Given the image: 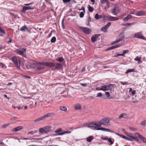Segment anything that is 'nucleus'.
Instances as JSON below:
<instances>
[{
	"label": "nucleus",
	"instance_id": "obj_1",
	"mask_svg": "<svg viewBox=\"0 0 146 146\" xmlns=\"http://www.w3.org/2000/svg\"><path fill=\"white\" fill-rule=\"evenodd\" d=\"M88 127L89 128L93 129H96L98 130H101L104 131L112 132L110 129H108L102 127H98V126H88Z\"/></svg>",
	"mask_w": 146,
	"mask_h": 146
},
{
	"label": "nucleus",
	"instance_id": "obj_2",
	"mask_svg": "<svg viewBox=\"0 0 146 146\" xmlns=\"http://www.w3.org/2000/svg\"><path fill=\"white\" fill-rule=\"evenodd\" d=\"M12 59L14 63L15 66L17 68H20V62L19 60L15 56L13 57Z\"/></svg>",
	"mask_w": 146,
	"mask_h": 146
},
{
	"label": "nucleus",
	"instance_id": "obj_3",
	"mask_svg": "<svg viewBox=\"0 0 146 146\" xmlns=\"http://www.w3.org/2000/svg\"><path fill=\"white\" fill-rule=\"evenodd\" d=\"M26 48H22L21 49L19 50L18 49H16L15 51V52L17 54L22 55L23 57H26L25 55L24 54L25 52L26 51Z\"/></svg>",
	"mask_w": 146,
	"mask_h": 146
},
{
	"label": "nucleus",
	"instance_id": "obj_4",
	"mask_svg": "<svg viewBox=\"0 0 146 146\" xmlns=\"http://www.w3.org/2000/svg\"><path fill=\"white\" fill-rule=\"evenodd\" d=\"M103 125L106 126L109 125H110V118L106 117L103 118L101 119Z\"/></svg>",
	"mask_w": 146,
	"mask_h": 146
},
{
	"label": "nucleus",
	"instance_id": "obj_5",
	"mask_svg": "<svg viewBox=\"0 0 146 146\" xmlns=\"http://www.w3.org/2000/svg\"><path fill=\"white\" fill-rule=\"evenodd\" d=\"M80 29L86 34L89 35L91 33V29L88 28L80 27Z\"/></svg>",
	"mask_w": 146,
	"mask_h": 146
},
{
	"label": "nucleus",
	"instance_id": "obj_6",
	"mask_svg": "<svg viewBox=\"0 0 146 146\" xmlns=\"http://www.w3.org/2000/svg\"><path fill=\"white\" fill-rule=\"evenodd\" d=\"M111 25L110 22H108L107 25L105 26L102 27L101 29V31L104 33L106 32L107 31V29Z\"/></svg>",
	"mask_w": 146,
	"mask_h": 146
},
{
	"label": "nucleus",
	"instance_id": "obj_7",
	"mask_svg": "<svg viewBox=\"0 0 146 146\" xmlns=\"http://www.w3.org/2000/svg\"><path fill=\"white\" fill-rule=\"evenodd\" d=\"M134 37L135 38H138L143 40L145 39L144 36L140 33H136L134 35Z\"/></svg>",
	"mask_w": 146,
	"mask_h": 146
},
{
	"label": "nucleus",
	"instance_id": "obj_8",
	"mask_svg": "<svg viewBox=\"0 0 146 146\" xmlns=\"http://www.w3.org/2000/svg\"><path fill=\"white\" fill-rule=\"evenodd\" d=\"M100 36V34H96L93 35L91 37V41L92 42H96L98 38Z\"/></svg>",
	"mask_w": 146,
	"mask_h": 146
},
{
	"label": "nucleus",
	"instance_id": "obj_9",
	"mask_svg": "<svg viewBox=\"0 0 146 146\" xmlns=\"http://www.w3.org/2000/svg\"><path fill=\"white\" fill-rule=\"evenodd\" d=\"M135 135L141 139L143 142L146 143V138L143 137L140 133H135Z\"/></svg>",
	"mask_w": 146,
	"mask_h": 146
},
{
	"label": "nucleus",
	"instance_id": "obj_10",
	"mask_svg": "<svg viewBox=\"0 0 146 146\" xmlns=\"http://www.w3.org/2000/svg\"><path fill=\"white\" fill-rule=\"evenodd\" d=\"M55 114L52 112L48 113L45 114L44 115L42 116V117L43 119H44L46 118L49 117H51L54 115Z\"/></svg>",
	"mask_w": 146,
	"mask_h": 146
},
{
	"label": "nucleus",
	"instance_id": "obj_11",
	"mask_svg": "<svg viewBox=\"0 0 146 146\" xmlns=\"http://www.w3.org/2000/svg\"><path fill=\"white\" fill-rule=\"evenodd\" d=\"M128 136L131 138L132 140H135L136 141H139V139L137 137H135L134 136L133 134L131 133H128L127 134H126Z\"/></svg>",
	"mask_w": 146,
	"mask_h": 146
},
{
	"label": "nucleus",
	"instance_id": "obj_12",
	"mask_svg": "<svg viewBox=\"0 0 146 146\" xmlns=\"http://www.w3.org/2000/svg\"><path fill=\"white\" fill-rule=\"evenodd\" d=\"M112 13L114 15H117L118 14L119 11L117 7H115L111 11Z\"/></svg>",
	"mask_w": 146,
	"mask_h": 146
},
{
	"label": "nucleus",
	"instance_id": "obj_13",
	"mask_svg": "<svg viewBox=\"0 0 146 146\" xmlns=\"http://www.w3.org/2000/svg\"><path fill=\"white\" fill-rule=\"evenodd\" d=\"M44 66L50 67H52L55 66V64L53 62H44Z\"/></svg>",
	"mask_w": 146,
	"mask_h": 146
},
{
	"label": "nucleus",
	"instance_id": "obj_14",
	"mask_svg": "<svg viewBox=\"0 0 146 146\" xmlns=\"http://www.w3.org/2000/svg\"><path fill=\"white\" fill-rule=\"evenodd\" d=\"M103 125V124L101 120L99 121H96L93 123L94 125H95L96 126H98V127H101V125Z\"/></svg>",
	"mask_w": 146,
	"mask_h": 146
},
{
	"label": "nucleus",
	"instance_id": "obj_15",
	"mask_svg": "<svg viewBox=\"0 0 146 146\" xmlns=\"http://www.w3.org/2000/svg\"><path fill=\"white\" fill-rule=\"evenodd\" d=\"M121 46V44H117L113 45L111 47L107 49V50H109L113 49H114L115 48L119 47Z\"/></svg>",
	"mask_w": 146,
	"mask_h": 146
},
{
	"label": "nucleus",
	"instance_id": "obj_16",
	"mask_svg": "<svg viewBox=\"0 0 146 146\" xmlns=\"http://www.w3.org/2000/svg\"><path fill=\"white\" fill-rule=\"evenodd\" d=\"M44 133H47L51 131L52 127L47 126L44 127Z\"/></svg>",
	"mask_w": 146,
	"mask_h": 146
},
{
	"label": "nucleus",
	"instance_id": "obj_17",
	"mask_svg": "<svg viewBox=\"0 0 146 146\" xmlns=\"http://www.w3.org/2000/svg\"><path fill=\"white\" fill-rule=\"evenodd\" d=\"M73 107L76 110H80L82 108L81 105L79 104H76L74 105Z\"/></svg>",
	"mask_w": 146,
	"mask_h": 146
},
{
	"label": "nucleus",
	"instance_id": "obj_18",
	"mask_svg": "<svg viewBox=\"0 0 146 146\" xmlns=\"http://www.w3.org/2000/svg\"><path fill=\"white\" fill-rule=\"evenodd\" d=\"M136 15L138 16L146 15V11H139L137 13Z\"/></svg>",
	"mask_w": 146,
	"mask_h": 146
},
{
	"label": "nucleus",
	"instance_id": "obj_19",
	"mask_svg": "<svg viewBox=\"0 0 146 146\" xmlns=\"http://www.w3.org/2000/svg\"><path fill=\"white\" fill-rule=\"evenodd\" d=\"M108 90H112L113 89L115 86V85L114 84H109L107 85Z\"/></svg>",
	"mask_w": 146,
	"mask_h": 146
},
{
	"label": "nucleus",
	"instance_id": "obj_20",
	"mask_svg": "<svg viewBox=\"0 0 146 146\" xmlns=\"http://www.w3.org/2000/svg\"><path fill=\"white\" fill-rule=\"evenodd\" d=\"M108 18L110 21H115L119 19L118 18L113 17L111 16L108 17Z\"/></svg>",
	"mask_w": 146,
	"mask_h": 146
},
{
	"label": "nucleus",
	"instance_id": "obj_21",
	"mask_svg": "<svg viewBox=\"0 0 146 146\" xmlns=\"http://www.w3.org/2000/svg\"><path fill=\"white\" fill-rule=\"evenodd\" d=\"M55 68L56 69H60L62 67V65L60 63H56L55 64Z\"/></svg>",
	"mask_w": 146,
	"mask_h": 146
},
{
	"label": "nucleus",
	"instance_id": "obj_22",
	"mask_svg": "<svg viewBox=\"0 0 146 146\" xmlns=\"http://www.w3.org/2000/svg\"><path fill=\"white\" fill-rule=\"evenodd\" d=\"M59 109L64 112H67V108L65 106H60L59 107Z\"/></svg>",
	"mask_w": 146,
	"mask_h": 146
},
{
	"label": "nucleus",
	"instance_id": "obj_23",
	"mask_svg": "<svg viewBox=\"0 0 146 146\" xmlns=\"http://www.w3.org/2000/svg\"><path fill=\"white\" fill-rule=\"evenodd\" d=\"M124 38V34L123 33H121L118 36V39L119 40L120 42L123 40Z\"/></svg>",
	"mask_w": 146,
	"mask_h": 146
},
{
	"label": "nucleus",
	"instance_id": "obj_24",
	"mask_svg": "<svg viewBox=\"0 0 146 146\" xmlns=\"http://www.w3.org/2000/svg\"><path fill=\"white\" fill-rule=\"evenodd\" d=\"M33 8H31L30 7H23L22 11L23 12H25L26 11L29 10H31L33 9Z\"/></svg>",
	"mask_w": 146,
	"mask_h": 146
},
{
	"label": "nucleus",
	"instance_id": "obj_25",
	"mask_svg": "<svg viewBox=\"0 0 146 146\" xmlns=\"http://www.w3.org/2000/svg\"><path fill=\"white\" fill-rule=\"evenodd\" d=\"M23 129V127L22 126H19L18 127L15 128L13 129L12 131L14 132H17L19 130H21Z\"/></svg>",
	"mask_w": 146,
	"mask_h": 146
},
{
	"label": "nucleus",
	"instance_id": "obj_26",
	"mask_svg": "<svg viewBox=\"0 0 146 146\" xmlns=\"http://www.w3.org/2000/svg\"><path fill=\"white\" fill-rule=\"evenodd\" d=\"M71 132L69 131H65L62 132L60 133L57 134L58 135H62L66 133H70Z\"/></svg>",
	"mask_w": 146,
	"mask_h": 146
},
{
	"label": "nucleus",
	"instance_id": "obj_27",
	"mask_svg": "<svg viewBox=\"0 0 146 146\" xmlns=\"http://www.w3.org/2000/svg\"><path fill=\"white\" fill-rule=\"evenodd\" d=\"M127 117V114L125 113H123L120 114L119 117V118L120 119L122 118H126Z\"/></svg>",
	"mask_w": 146,
	"mask_h": 146
},
{
	"label": "nucleus",
	"instance_id": "obj_28",
	"mask_svg": "<svg viewBox=\"0 0 146 146\" xmlns=\"http://www.w3.org/2000/svg\"><path fill=\"white\" fill-rule=\"evenodd\" d=\"M132 17V16L131 15H129L127 16L125 18H124L123 19V20L124 21H127L128 20L131 19Z\"/></svg>",
	"mask_w": 146,
	"mask_h": 146
},
{
	"label": "nucleus",
	"instance_id": "obj_29",
	"mask_svg": "<svg viewBox=\"0 0 146 146\" xmlns=\"http://www.w3.org/2000/svg\"><path fill=\"white\" fill-rule=\"evenodd\" d=\"M101 90H102L103 91H106L108 90L107 85H105L104 86H101Z\"/></svg>",
	"mask_w": 146,
	"mask_h": 146
},
{
	"label": "nucleus",
	"instance_id": "obj_30",
	"mask_svg": "<svg viewBox=\"0 0 146 146\" xmlns=\"http://www.w3.org/2000/svg\"><path fill=\"white\" fill-rule=\"evenodd\" d=\"M102 17V15H99L98 14H96L95 16V18L96 19H101Z\"/></svg>",
	"mask_w": 146,
	"mask_h": 146
},
{
	"label": "nucleus",
	"instance_id": "obj_31",
	"mask_svg": "<svg viewBox=\"0 0 146 146\" xmlns=\"http://www.w3.org/2000/svg\"><path fill=\"white\" fill-rule=\"evenodd\" d=\"M20 30L21 31L23 32H25V30H28V28L27 27L25 26L22 27L21 29Z\"/></svg>",
	"mask_w": 146,
	"mask_h": 146
},
{
	"label": "nucleus",
	"instance_id": "obj_32",
	"mask_svg": "<svg viewBox=\"0 0 146 146\" xmlns=\"http://www.w3.org/2000/svg\"><path fill=\"white\" fill-rule=\"evenodd\" d=\"M135 61H138V64H140V63L142 62V61L141 60V58H139L138 56H137L134 59Z\"/></svg>",
	"mask_w": 146,
	"mask_h": 146
},
{
	"label": "nucleus",
	"instance_id": "obj_33",
	"mask_svg": "<svg viewBox=\"0 0 146 146\" xmlns=\"http://www.w3.org/2000/svg\"><path fill=\"white\" fill-rule=\"evenodd\" d=\"M94 138L92 136H90L87 138L86 140L88 142H90Z\"/></svg>",
	"mask_w": 146,
	"mask_h": 146
},
{
	"label": "nucleus",
	"instance_id": "obj_34",
	"mask_svg": "<svg viewBox=\"0 0 146 146\" xmlns=\"http://www.w3.org/2000/svg\"><path fill=\"white\" fill-rule=\"evenodd\" d=\"M135 70L134 69H128L127 71L125 73V74H127L129 72H135Z\"/></svg>",
	"mask_w": 146,
	"mask_h": 146
},
{
	"label": "nucleus",
	"instance_id": "obj_35",
	"mask_svg": "<svg viewBox=\"0 0 146 146\" xmlns=\"http://www.w3.org/2000/svg\"><path fill=\"white\" fill-rule=\"evenodd\" d=\"M42 138H33L31 139V140H34L33 141L35 142H38V143H41V142L40 141H37L36 140H42Z\"/></svg>",
	"mask_w": 146,
	"mask_h": 146
},
{
	"label": "nucleus",
	"instance_id": "obj_36",
	"mask_svg": "<svg viewBox=\"0 0 146 146\" xmlns=\"http://www.w3.org/2000/svg\"><path fill=\"white\" fill-rule=\"evenodd\" d=\"M0 33L2 34H4L5 33V30L1 27L0 28Z\"/></svg>",
	"mask_w": 146,
	"mask_h": 146
},
{
	"label": "nucleus",
	"instance_id": "obj_37",
	"mask_svg": "<svg viewBox=\"0 0 146 146\" xmlns=\"http://www.w3.org/2000/svg\"><path fill=\"white\" fill-rule=\"evenodd\" d=\"M62 129L61 128H58V129H57V130H56L55 131V133H57V134L58 133H59L62 132ZM57 135H58L57 134Z\"/></svg>",
	"mask_w": 146,
	"mask_h": 146
},
{
	"label": "nucleus",
	"instance_id": "obj_38",
	"mask_svg": "<svg viewBox=\"0 0 146 146\" xmlns=\"http://www.w3.org/2000/svg\"><path fill=\"white\" fill-rule=\"evenodd\" d=\"M43 119L42 117H41L34 120V122L35 123H37L40 120Z\"/></svg>",
	"mask_w": 146,
	"mask_h": 146
},
{
	"label": "nucleus",
	"instance_id": "obj_39",
	"mask_svg": "<svg viewBox=\"0 0 146 146\" xmlns=\"http://www.w3.org/2000/svg\"><path fill=\"white\" fill-rule=\"evenodd\" d=\"M88 11L90 12H92L94 10V8L93 7H91L90 6H89L88 7Z\"/></svg>",
	"mask_w": 146,
	"mask_h": 146
},
{
	"label": "nucleus",
	"instance_id": "obj_40",
	"mask_svg": "<svg viewBox=\"0 0 146 146\" xmlns=\"http://www.w3.org/2000/svg\"><path fill=\"white\" fill-rule=\"evenodd\" d=\"M64 60V59L62 57H60L58 58L56 60L57 61L59 62H62Z\"/></svg>",
	"mask_w": 146,
	"mask_h": 146
},
{
	"label": "nucleus",
	"instance_id": "obj_41",
	"mask_svg": "<svg viewBox=\"0 0 146 146\" xmlns=\"http://www.w3.org/2000/svg\"><path fill=\"white\" fill-rule=\"evenodd\" d=\"M56 38L55 37H52L50 40L51 42L52 43L56 41Z\"/></svg>",
	"mask_w": 146,
	"mask_h": 146
},
{
	"label": "nucleus",
	"instance_id": "obj_42",
	"mask_svg": "<svg viewBox=\"0 0 146 146\" xmlns=\"http://www.w3.org/2000/svg\"><path fill=\"white\" fill-rule=\"evenodd\" d=\"M123 139H125V140L130 141H133V140H132V139L129 138L128 137L125 136V137H124Z\"/></svg>",
	"mask_w": 146,
	"mask_h": 146
},
{
	"label": "nucleus",
	"instance_id": "obj_43",
	"mask_svg": "<svg viewBox=\"0 0 146 146\" xmlns=\"http://www.w3.org/2000/svg\"><path fill=\"white\" fill-rule=\"evenodd\" d=\"M39 132L41 134L43 133L44 132V128H41L39 129Z\"/></svg>",
	"mask_w": 146,
	"mask_h": 146
},
{
	"label": "nucleus",
	"instance_id": "obj_44",
	"mask_svg": "<svg viewBox=\"0 0 146 146\" xmlns=\"http://www.w3.org/2000/svg\"><path fill=\"white\" fill-rule=\"evenodd\" d=\"M141 125H146V120L142 121L141 123Z\"/></svg>",
	"mask_w": 146,
	"mask_h": 146
},
{
	"label": "nucleus",
	"instance_id": "obj_45",
	"mask_svg": "<svg viewBox=\"0 0 146 146\" xmlns=\"http://www.w3.org/2000/svg\"><path fill=\"white\" fill-rule=\"evenodd\" d=\"M120 42L119 40L118 39H117L116 40L114 41L111 43V44L113 45L117 43H118Z\"/></svg>",
	"mask_w": 146,
	"mask_h": 146
},
{
	"label": "nucleus",
	"instance_id": "obj_46",
	"mask_svg": "<svg viewBox=\"0 0 146 146\" xmlns=\"http://www.w3.org/2000/svg\"><path fill=\"white\" fill-rule=\"evenodd\" d=\"M133 23H127L125 24H123L121 25L123 26H129L130 25H132Z\"/></svg>",
	"mask_w": 146,
	"mask_h": 146
},
{
	"label": "nucleus",
	"instance_id": "obj_47",
	"mask_svg": "<svg viewBox=\"0 0 146 146\" xmlns=\"http://www.w3.org/2000/svg\"><path fill=\"white\" fill-rule=\"evenodd\" d=\"M129 52V50H123V53H122L123 54V56H125V54L127 53L128 52Z\"/></svg>",
	"mask_w": 146,
	"mask_h": 146
},
{
	"label": "nucleus",
	"instance_id": "obj_48",
	"mask_svg": "<svg viewBox=\"0 0 146 146\" xmlns=\"http://www.w3.org/2000/svg\"><path fill=\"white\" fill-rule=\"evenodd\" d=\"M84 12H81L79 16L80 17L82 18L83 17L84 15Z\"/></svg>",
	"mask_w": 146,
	"mask_h": 146
},
{
	"label": "nucleus",
	"instance_id": "obj_49",
	"mask_svg": "<svg viewBox=\"0 0 146 146\" xmlns=\"http://www.w3.org/2000/svg\"><path fill=\"white\" fill-rule=\"evenodd\" d=\"M108 0H101L100 2L101 4H104L105 3H106Z\"/></svg>",
	"mask_w": 146,
	"mask_h": 146
},
{
	"label": "nucleus",
	"instance_id": "obj_50",
	"mask_svg": "<svg viewBox=\"0 0 146 146\" xmlns=\"http://www.w3.org/2000/svg\"><path fill=\"white\" fill-rule=\"evenodd\" d=\"M9 125V123H7V124H6L5 125H3L1 127L2 128H6L7 126H8Z\"/></svg>",
	"mask_w": 146,
	"mask_h": 146
},
{
	"label": "nucleus",
	"instance_id": "obj_51",
	"mask_svg": "<svg viewBox=\"0 0 146 146\" xmlns=\"http://www.w3.org/2000/svg\"><path fill=\"white\" fill-rule=\"evenodd\" d=\"M108 141L109 142H110V144L111 145H112L113 143V142L112 141L111 139L110 138H108Z\"/></svg>",
	"mask_w": 146,
	"mask_h": 146
},
{
	"label": "nucleus",
	"instance_id": "obj_52",
	"mask_svg": "<svg viewBox=\"0 0 146 146\" xmlns=\"http://www.w3.org/2000/svg\"><path fill=\"white\" fill-rule=\"evenodd\" d=\"M37 132V131H35L34 132L33 131H31L29 132L28 133V134H31L32 135H33V134L34 133H36Z\"/></svg>",
	"mask_w": 146,
	"mask_h": 146
},
{
	"label": "nucleus",
	"instance_id": "obj_53",
	"mask_svg": "<svg viewBox=\"0 0 146 146\" xmlns=\"http://www.w3.org/2000/svg\"><path fill=\"white\" fill-rule=\"evenodd\" d=\"M102 93L101 92L98 93L97 95L96 96V97H101L102 96Z\"/></svg>",
	"mask_w": 146,
	"mask_h": 146
},
{
	"label": "nucleus",
	"instance_id": "obj_54",
	"mask_svg": "<svg viewBox=\"0 0 146 146\" xmlns=\"http://www.w3.org/2000/svg\"><path fill=\"white\" fill-rule=\"evenodd\" d=\"M44 62H37V64H40L42 65L43 66H44Z\"/></svg>",
	"mask_w": 146,
	"mask_h": 146
},
{
	"label": "nucleus",
	"instance_id": "obj_55",
	"mask_svg": "<svg viewBox=\"0 0 146 146\" xmlns=\"http://www.w3.org/2000/svg\"><path fill=\"white\" fill-rule=\"evenodd\" d=\"M91 18L90 17H89L88 18V23L87 25H88L89 24V23L91 21Z\"/></svg>",
	"mask_w": 146,
	"mask_h": 146
},
{
	"label": "nucleus",
	"instance_id": "obj_56",
	"mask_svg": "<svg viewBox=\"0 0 146 146\" xmlns=\"http://www.w3.org/2000/svg\"><path fill=\"white\" fill-rule=\"evenodd\" d=\"M17 118V117H13L11 118L10 119L12 121H14Z\"/></svg>",
	"mask_w": 146,
	"mask_h": 146
},
{
	"label": "nucleus",
	"instance_id": "obj_57",
	"mask_svg": "<svg viewBox=\"0 0 146 146\" xmlns=\"http://www.w3.org/2000/svg\"><path fill=\"white\" fill-rule=\"evenodd\" d=\"M123 85H125L127 84V82H120Z\"/></svg>",
	"mask_w": 146,
	"mask_h": 146
},
{
	"label": "nucleus",
	"instance_id": "obj_58",
	"mask_svg": "<svg viewBox=\"0 0 146 146\" xmlns=\"http://www.w3.org/2000/svg\"><path fill=\"white\" fill-rule=\"evenodd\" d=\"M116 134L117 135L121 137H122L123 138L125 136L122 135L118 133H116Z\"/></svg>",
	"mask_w": 146,
	"mask_h": 146
},
{
	"label": "nucleus",
	"instance_id": "obj_59",
	"mask_svg": "<svg viewBox=\"0 0 146 146\" xmlns=\"http://www.w3.org/2000/svg\"><path fill=\"white\" fill-rule=\"evenodd\" d=\"M107 96L108 97H109L110 96V94L109 92H105Z\"/></svg>",
	"mask_w": 146,
	"mask_h": 146
},
{
	"label": "nucleus",
	"instance_id": "obj_60",
	"mask_svg": "<svg viewBox=\"0 0 146 146\" xmlns=\"http://www.w3.org/2000/svg\"><path fill=\"white\" fill-rule=\"evenodd\" d=\"M123 56V54H117L116 56H115L116 57H118V56Z\"/></svg>",
	"mask_w": 146,
	"mask_h": 146
},
{
	"label": "nucleus",
	"instance_id": "obj_61",
	"mask_svg": "<svg viewBox=\"0 0 146 146\" xmlns=\"http://www.w3.org/2000/svg\"><path fill=\"white\" fill-rule=\"evenodd\" d=\"M101 138L103 140H107L108 139V138L107 137H102Z\"/></svg>",
	"mask_w": 146,
	"mask_h": 146
},
{
	"label": "nucleus",
	"instance_id": "obj_62",
	"mask_svg": "<svg viewBox=\"0 0 146 146\" xmlns=\"http://www.w3.org/2000/svg\"><path fill=\"white\" fill-rule=\"evenodd\" d=\"M80 84L83 86H86L87 85L86 84L80 83Z\"/></svg>",
	"mask_w": 146,
	"mask_h": 146
},
{
	"label": "nucleus",
	"instance_id": "obj_63",
	"mask_svg": "<svg viewBox=\"0 0 146 146\" xmlns=\"http://www.w3.org/2000/svg\"><path fill=\"white\" fill-rule=\"evenodd\" d=\"M136 93V91L135 90H133L131 92V94L133 95H134Z\"/></svg>",
	"mask_w": 146,
	"mask_h": 146
},
{
	"label": "nucleus",
	"instance_id": "obj_64",
	"mask_svg": "<svg viewBox=\"0 0 146 146\" xmlns=\"http://www.w3.org/2000/svg\"><path fill=\"white\" fill-rule=\"evenodd\" d=\"M42 69V68L40 66L38 67L37 70H40Z\"/></svg>",
	"mask_w": 146,
	"mask_h": 146
}]
</instances>
